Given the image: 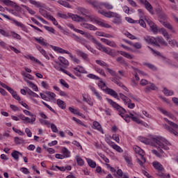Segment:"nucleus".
Here are the masks:
<instances>
[{"instance_id": "f257e3e1", "label": "nucleus", "mask_w": 178, "mask_h": 178, "mask_svg": "<svg viewBox=\"0 0 178 178\" xmlns=\"http://www.w3.org/2000/svg\"><path fill=\"white\" fill-rule=\"evenodd\" d=\"M84 35L86 38H88V40H92L94 44H96V45L99 47V51L104 52V54H107V55H109L112 58H115V56H118L116 51H112V49L105 47L104 45H102V44L99 43V42L95 40V38H94L91 34L86 33Z\"/></svg>"}, {"instance_id": "f03ea898", "label": "nucleus", "mask_w": 178, "mask_h": 178, "mask_svg": "<svg viewBox=\"0 0 178 178\" xmlns=\"http://www.w3.org/2000/svg\"><path fill=\"white\" fill-rule=\"evenodd\" d=\"M106 101L108 102V104H110V105L113 106V108H114V109H116V111H118L121 118H122L123 119L124 118L131 119V115H130V113H129V115L126 114L125 115H124V113H127V111L120 105L118 104L116 102H113V100L109 98H106Z\"/></svg>"}, {"instance_id": "7ed1b4c3", "label": "nucleus", "mask_w": 178, "mask_h": 178, "mask_svg": "<svg viewBox=\"0 0 178 178\" xmlns=\"http://www.w3.org/2000/svg\"><path fill=\"white\" fill-rule=\"evenodd\" d=\"M158 16L160 23H161V24H163V26L165 27V29L170 30L171 33H173L175 34L176 33V31L173 29V26L170 24V23L168 22V16H166V14L163 12H160L158 13Z\"/></svg>"}, {"instance_id": "20e7f679", "label": "nucleus", "mask_w": 178, "mask_h": 178, "mask_svg": "<svg viewBox=\"0 0 178 178\" xmlns=\"http://www.w3.org/2000/svg\"><path fill=\"white\" fill-rule=\"evenodd\" d=\"M152 141L156 143V144H157L159 147H160L163 149H165V151H168L169 149V147H168L167 145H172V143L166 140V139L163 138L162 136L152 138Z\"/></svg>"}, {"instance_id": "39448f33", "label": "nucleus", "mask_w": 178, "mask_h": 178, "mask_svg": "<svg viewBox=\"0 0 178 178\" xmlns=\"http://www.w3.org/2000/svg\"><path fill=\"white\" fill-rule=\"evenodd\" d=\"M86 10L84 8H81L80 10L81 15H83V16H86V18L80 17L77 15L72 14V13H68V16H69V17H71V19H72V20H74V22H88V20H90V16L86 15L84 14V13H86Z\"/></svg>"}, {"instance_id": "423d86ee", "label": "nucleus", "mask_w": 178, "mask_h": 178, "mask_svg": "<svg viewBox=\"0 0 178 178\" xmlns=\"http://www.w3.org/2000/svg\"><path fill=\"white\" fill-rule=\"evenodd\" d=\"M144 40L147 42V44H150L151 45H155L156 47H157V48H161V44L156 42V38L146 36L144 38Z\"/></svg>"}, {"instance_id": "0eeeda50", "label": "nucleus", "mask_w": 178, "mask_h": 178, "mask_svg": "<svg viewBox=\"0 0 178 178\" xmlns=\"http://www.w3.org/2000/svg\"><path fill=\"white\" fill-rule=\"evenodd\" d=\"M1 16H3V17H5V19H8V20H11V22H13L16 26L18 27H21V29H26V26L24 24H22L19 21H17L16 19H13L10 18V17L8 16L7 15H5L3 13H0Z\"/></svg>"}, {"instance_id": "6e6552de", "label": "nucleus", "mask_w": 178, "mask_h": 178, "mask_svg": "<svg viewBox=\"0 0 178 178\" xmlns=\"http://www.w3.org/2000/svg\"><path fill=\"white\" fill-rule=\"evenodd\" d=\"M147 22L150 27L151 31H152L154 34H156L158 33V26H156V24H155V23H154L151 20H147Z\"/></svg>"}, {"instance_id": "1a4fd4ad", "label": "nucleus", "mask_w": 178, "mask_h": 178, "mask_svg": "<svg viewBox=\"0 0 178 178\" xmlns=\"http://www.w3.org/2000/svg\"><path fill=\"white\" fill-rule=\"evenodd\" d=\"M139 141L140 143H143V144H146L147 145H152L154 146V142L152 141L151 139L144 138V137H139Z\"/></svg>"}, {"instance_id": "9d476101", "label": "nucleus", "mask_w": 178, "mask_h": 178, "mask_svg": "<svg viewBox=\"0 0 178 178\" xmlns=\"http://www.w3.org/2000/svg\"><path fill=\"white\" fill-rule=\"evenodd\" d=\"M102 6H104L106 9H108V10L113 9V6H112L109 3L99 2L98 9H102Z\"/></svg>"}, {"instance_id": "9b49d317", "label": "nucleus", "mask_w": 178, "mask_h": 178, "mask_svg": "<svg viewBox=\"0 0 178 178\" xmlns=\"http://www.w3.org/2000/svg\"><path fill=\"white\" fill-rule=\"evenodd\" d=\"M158 90V87L155 84L150 83V86H147L145 90V92H150L151 91H155Z\"/></svg>"}, {"instance_id": "f8f14e48", "label": "nucleus", "mask_w": 178, "mask_h": 178, "mask_svg": "<svg viewBox=\"0 0 178 178\" xmlns=\"http://www.w3.org/2000/svg\"><path fill=\"white\" fill-rule=\"evenodd\" d=\"M152 165L154 169H156L159 172H162L163 170V166L162 165V164H161V163L154 161L152 163Z\"/></svg>"}, {"instance_id": "ddd939ff", "label": "nucleus", "mask_w": 178, "mask_h": 178, "mask_svg": "<svg viewBox=\"0 0 178 178\" xmlns=\"http://www.w3.org/2000/svg\"><path fill=\"white\" fill-rule=\"evenodd\" d=\"M81 26L82 27H83L84 29H87L88 30H92L93 31L97 30V27H95L94 25L88 23H83Z\"/></svg>"}, {"instance_id": "4468645a", "label": "nucleus", "mask_w": 178, "mask_h": 178, "mask_svg": "<svg viewBox=\"0 0 178 178\" xmlns=\"http://www.w3.org/2000/svg\"><path fill=\"white\" fill-rule=\"evenodd\" d=\"M11 156L14 159H15V161H19V156H23V154H22L20 152L17 150H14L11 153Z\"/></svg>"}, {"instance_id": "2eb2a0df", "label": "nucleus", "mask_w": 178, "mask_h": 178, "mask_svg": "<svg viewBox=\"0 0 178 178\" xmlns=\"http://www.w3.org/2000/svg\"><path fill=\"white\" fill-rule=\"evenodd\" d=\"M39 12L42 16L46 17V19H49V17H51V15H49V13L48 11L44 10V8H42L41 7L39 8Z\"/></svg>"}, {"instance_id": "dca6fc26", "label": "nucleus", "mask_w": 178, "mask_h": 178, "mask_svg": "<svg viewBox=\"0 0 178 178\" xmlns=\"http://www.w3.org/2000/svg\"><path fill=\"white\" fill-rule=\"evenodd\" d=\"M76 52L78 56H81V58L84 59V60H87L88 59V54L84 53L83 51L78 49L76 51Z\"/></svg>"}, {"instance_id": "f3484780", "label": "nucleus", "mask_w": 178, "mask_h": 178, "mask_svg": "<svg viewBox=\"0 0 178 178\" xmlns=\"http://www.w3.org/2000/svg\"><path fill=\"white\" fill-rule=\"evenodd\" d=\"M90 90L94 92L95 95L97 97V99H99L101 101L102 99V97H101V94H99V92L97 91L95 88L92 86H89Z\"/></svg>"}, {"instance_id": "a211bd4d", "label": "nucleus", "mask_w": 178, "mask_h": 178, "mask_svg": "<svg viewBox=\"0 0 178 178\" xmlns=\"http://www.w3.org/2000/svg\"><path fill=\"white\" fill-rule=\"evenodd\" d=\"M156 42H157V44H161V45H163V47H168V42L165 41V39H163V38L156 37Z\"/></svg>"}, {"instance_id": "6ab92c4d", "label": "nucleus", "mask_w": 178, "mask_h": 178, "mask_svg": "<svg viewBox=\"0 0 178 178\" xmlns=\"http://www.w3.org/2000/svg\"><path fill=\"white\" fill-rule=\"evenodd\" d=\"M114 24H122V18L119 14H115L113 19Z\"/></svg>"}, {"instance_id": "aec40b11", "label": "nucleus", "mask_w": 178, "mask_h": 178, "mask_svg": "<svg viewBox=\"0 0 178 178\" xmlns=\"http://www.w3.org/2000/svg\"><path fill=\"white\" fill-rule=\"evenodd\" d=\"M24 81L28 83L29 86L32 88L34 91L38 92V87L34 84L33 82L29 81L28 79H26V78H24Z\"/></svg>"}, {"instance_id": "412c9836", "label": "nucleus", "mask_w": 178, "mask_h": 178, "mask_svg": "<svg viewBox=\"0 0 178 178\" xmlns=\"http://www.w3.org/2000/svg\"><path fill=\"white\" fill-rule=\"evenodd\" d=\"M56 104L59 108H60V109H66V103H65L62 99H58L56 100Z\"/></svg>"}, {"instance_id": "4be33fe9", "label": "nucleus", "mask_w": 178, "mask_h": 178, "mask_svg": "<svg viewBox=\"0 0 178 178\" xmlns=\"http://www.w3.org/2000/svg\"><path fill=\"white\" fill-rule=\"evenodd\" d=\"M35 40L37 41L40 45H42L43 47H47V45H49V44L47 43V42L44 41V38H35Z\"/></svg>"}, {"instance_id": "5701e85b", "label": "nucleus", "mask_w": 178, "mask_h": 178, "mask_svg": "<svg viewBox=\"0 0 178 178\" xmlns=\"http://www.w3.org/2000/svg\"><path fill=\"white\" fill-rule=\"evenodd\" d=\"M62 152H63V156L65 158H70V151L67 149L66 147H63L62 149Z\"/></svg>"}, {"instance_id": "b1692460", "label": "nucleus", "mask_w": 178, "mask_h": 178, "mask_svg": "<svg viewBox=\"0 0 178 178\" xmlns=\"http://www.w3.org/2000/svg\"><path fill=\"white\" fill-rule=\"evenodd\" d=\"M118 53L120 54L122 56H124V58H127V59H133L134 56H131L130 54L123 51H118Z\"/></svg>"}, {"instance_id": "393cba45", "label": "nucleus", "mask_w": 178, "mask_h": 178, "mask_svg": "<svg viewBox=\"0 0 178 178\" xmlns=\"http://www.w3.org/2000/svg\"><path fill=\"white\" fill-rule=\"evenodd\" d=\"M86 161L88 162V165L90 166V168H92V169L97 168V163H95V161H92L91 159H86Z\"/></svg>"}, {"instance_id": "a878e982", "label": "nucleus", "mask_w": 178, "mask_h": 178, "mask_svg": "<svg viewBox=\"0 0 178 178\" xmlns=\"http://www.w3.org/2000/svg\"><path fill=\"white\" fill-rule=\"evenodd\" d=\"M104 91H106V92H107V94H108V95H111L112 97H118V93L113 89L107 88H106V90H104Z\"/></svg>"}, {"instance_id": "bb28decb", "label": "nucleus", "mask_w": 178, "mask_h": 178, "mask_svg": "<svg viewBox=\"0 0 178 178\" xmlns=\"http://www.w3.org/2000/svg\"><path fill=\"white\" fill-rule=\"evenodd\" d=\"M69 111L71 112V113H73L74 115H77L78 116H83V113H80L79 110L73 108L72 107H69Z\"/></svg>"}, {"instance_id": "cd10ccee", "label": "nucleus", "mask_w": 178, "mask_h": 178, "mask_svg": "<svg viewBox=\"0 0 178 178\" xmlns=\"http://www.w3.org/2000/svg\"><path fill=\"white\" fill-rule=\"evenodd\" d=\"M95 22L98 24L99 26H101V27H105L106 29H109V27H111V26H109V24H105L99 20L97 19H95Z\"/></svg>"}, {"instance_id": "c85d7f7f", "label": "nucleus", "mask_w": 178, "mask_h": 178, "mask_svg": "<svg viewBox=\"0 0 178 178\" xmlns=\"http://www.w3.org/2000/svg\"><path fill=\"white\" fill-rule=\"evenodd\" d=\"M14 141L15 143L17 144V145H20V144H24V140L17 136L14 138Z\"/></svg>"}, {"instance_id": "c756f323", "label": "nucleus", "mask_w": 178, "mask_h": 178, "mask_svg": "<svg viewBox=\"0 0 178 178\" xmlns=\"http://www.w3.org/2000/svg\"><path fill=\"white\" fill-rule=\"evenodd\" d=\"M38 49H39L40 54H42V55H43V56H44V58H46V59L49 60V56H48V54H47V51L44 49H42L41 47V46H39Z\"/></svg>"}, {"instance_id": "7c9ffc66", "label": "nucleus", "mask_w": 178, "mask_h": 178, "mask_svg": "<svg viewBox=\"0 0 178 178\" xmlns=\"http://www.w3.org/2000/svg\"><path fill=\"white\" fill-rule=\"evenodd\" d=\"M29 3H31V5H34V6H36L37 8H44L40 2L36 1L35 0H29Z\"/></svg>"}, {"instance_id": "2f4dec72", "label": "nucleus", "mask_w": 178, "mask_h": 178, "mask_svg": "<svg viewBox=\"0 0 178 178\" xmlns=\"http://www.w3.org/2000/svg\"><path fill=\"white\" fill-rule=\"evenodd\" d=\"M116 60L117 62H119L122 65H124V66H129V64L127 63V62H126V60H124V58H123V57L122 56L117 58Z\"/></svg>"}, {"instance_id": "473e14b6", "label": "nucleus", "mask_w": 178, "mask_h": 178, "mask_svg": "<svg viewBox=\"0 0 178 178\" xmlns=\"http://www.w3.org/2000/svg\"><path fill=\"white\" fill-rule=\"evenodd\" d=\"M148 48L150 49V51H152V52H153V54H155L156 55H157V56H161L162 59L166 60V57L165 56L161 55V52L154 51V49H152L149 46H148Z\"/></svg>"}, {"instance_id": "72a5a7b5", "label": "nucleus", "mask_w": 178, "mask_h": 178, "mask_svg": "<svg viewBox=\"0 0 178 178\" xmlns=\"http://www.w3.org/2000/svg\"><path fill=\"white\" fill-rule=\"evenodd\" d=\"M98 13H100V15H103V16H105V17H108V18H111L112 17V12H105V11H101V10H99L98 11Z\"/></svg>"}, {"instance_id": "f704fd0d", "label": "nucleus", "mask_w": 178, "mask_h": 178, "mask_svg": "<svg viewBox=\"0 0 178 178\" xmlns=\"http://www.w3.org/2000/svg\"><path fill=\"white\" fill-rule=\"evenodd\" d=\"M160 32L163 34V37L167 38V40H169V38H170V37L169 36V33H168L166 29H165V28H161L160 29Z\"/></svg>"}, {"instance_id": "c9c22d12", "label": "nucleus", "mask_w": 178, "mask_h": 178, "mask_svg": "<svg viewBox=\"0 0 178 178\" xmlns=\"http://www.w3.org/2000/svg\"><path fill=\"white\" fill-rule=\"evenodd\" d=\"M93 127L94 129H96V130H98L99 131H101L102 130V127L101 126V124H99V122L97 121L93 122Z\"/></svg>"}, {"instance_id": "e433bc0d", "label": "nucleus", "mask_w": 178, "mask_h": 178, "mask_svg": "<svg viewBox=\"0 0 178 178\" xmlns=\"http://www.w3.org/2000/svg\"><path fill=\"white\" fill-rule=\"evenodd\" d=\"M131 119L133 120V122H136V123H138V124H141V120L138 119V118L135 117L134 113H130Z\"/></svg>"}, {"instance_id": "4c0bfd02", "label": "nucleus", "mask_w": 178, "mask_h": 178, "mask_svg": "<svg viewBox=\"0 0 178 178\" xmlns=\"http://www.w3.org/2000/svg\"><path fill=\"white\" fill-rule=\"evenodd\" d=\"M163 94H165L167 97H170L173 95L174 92L172 90H169L168 88H164L163 90Z\"/></svg>"}, {"instance_id": "58836bf2", "label": "nucleus", "mask_w": 178, "mask_h": 178, "mask_svg": "<svg viewBox=\"0 0 178 178\" xmlns=\"http://www.w3.org/2000/svg\"><path fill=\"white\" fill-rule=\"evenodd\" d=\"M144 5H145V9H147V10H148L149 12H151L152 10L153 7H152V5H151V3H149V1H145Z\"/></svg>"}, {"instance_id": "ea45409f", "label": "nucleus", "mask_w": 178, "mask_h": 178, "mask_svg": "<svg viewBox=\"0 0 178 178\" xmlns=\"http://www.w3.org/2000/svg\"><path fill=\"white\" fill-rule=\"evenodd\" d=\"M58 60L63 65H65V66H69V61L65 58V57L60 56L58 57Z\"/></svg>"}, {"instance_id": "a19ab883", "label": "nucleus", "mask_w": 178, "mask_h": 178, "mask_svg": "<svg viewBox=\"0 0 178 178\" xmlns=\"http://www.w3.org/2000/svg\"><path fill=\"white\" fill-rule=\"evenodd\" d=\"M37 118V116H33V117H32L31 119H30V118L26 117L24 120L26 121V123L33 124V122H35V118Z\"/></svg>"}, {"instance_id": "79ce46f5", "label": "nucleus", "mask_w": 178, "mask_h": 178, "mask_svg": "<svg viewBox=\"0 0 178 178\" xmlns=\"http://www.w3.org/2000/svg\"><path fill=\"white\" fill-rule=\"evenodd\" d=\"M111 147L113 149H115L118 152H123V149H122V147L116 144H112Z\"/></svg>"}, {"instance_id": "37998d69", "label": "nucleus", "mask_w": 178, "mask_h": 178, "mask_svg": "<svg viewBox=\"0 0 178 178\" xmlns=\"http://www.w3.org/2000/svg\"><path fill=\"white\" fill-rule=\"evenodd\" d=\"M95 72H97V73H99V74H102V76L106 77V74H105V72H104L102 69H101L98 67H95Z\"/></svg>"}, {"instance_id": "c03bdc74", "label": "nucleus", "mask_w": 178, "mask_h": 178, "mask_svg": "<svg viewBox=\"0 0 178 178\" xmlns=\"http://www.w3.org/2000/svg\"><path fill=\"white\" fill-rule=\"evenodd\" d=\"M49 47H51V48L54 49V51H56V52H58V54H62V51H63L62 48L58 47L56 46H54L52 44H50Z\"/></svg>"}, {"instance_id": "a18cd8bd", "label": "nucleus", "mask_w": 178, "mask_h": 178, "mask_svg": "<svg viewBox=\"0 0 178 178\" xmlns=\"http://www.w3.org/2000/svg\"><path fill=\"white\" fill-rule=\"evenodd\" d=\"M144 65L147 66V67H149V69H151V70H153V72H155L156 70V67L151 63H145Z\"/></svg>"}, {"instance_id": "49530a36", "label": "nucleus", "mask_w": 178, "mask_h": 178, "mask_svg": "<svg viewBox=\"0 0 178 178\" xmlns=\"http://www.w3.org/2000/svg\"><path fill=\"white\" fill-rule=\"evenodd\" d=\"M87 77H88V79H92L93 80H101V78H99V76H97L94 74H88L87 75Z\"/></svg>"}, {"instance_id": "de8ad7c7", "label": "nucleus", "mask_w": 178, "mask_h": 178, "mask_svg": "<svg viewBox=\"0 0 178 178\" xmlns=\"http://www.w3.org/2000/svg\"><path fill=\"white\" fill-rule=\"evenodd\" d=\"M96 63L99 65V66H105L106 67H109V65L106 64V63L101 60H96Z\"/></svg>"}, {"instance_id": "09e8293b", "label": "nucleus", "mask_w": 178, "mask_h": 178, "mask_svg": "<svg viewBox=\"0 0 178 178\" xmlns=\"http://www.w3.org/2000/svg\"><path fill=\"white\" fill-rule=\"evenodd\" d=\"M76 163L79 166H83L84 165V161L79 156H76Z\"/></svg>"}, {"instance_id": "8fccbe9b", "label": "nucleus", "mask_w": 178, "mask_h": 178, "mask_svg": "<svg viewBox=\"0 0 178 178\" xmlns=\"http://www.w3.org/2000/svg\"><path fill=\"white\" fill-rule=\"evenodd\" d=\"M4 5H6V6H15V5H16V3L10 0H6L4 1Z\"/></svg>"}, {"instance_id": "3c124183", "label": "nucleus", "mask_w": 178, "mask_h": 178, "mask_svg": "<svg viewBox=\"0 0 178 178\" xmlns=\"http://www.w3.org/2000/svg\"><path fill=\"white\" fill-rule=\"evenodd\" d=\"M58 3H60V5L65 6V8H69V6H70V4H69L67 1H64L63 0H58Z\"/></svg>"}, {"instance_id": "603ef678", "label": "nucleus", "mask_w": 178, "mask_h": 178, "mask_svg": "<svg viewBox=\"0 0 178 178\" xmlns=\"http://www.w3.org/2000/svg\"><path fill=\"white\" fill-rule=\"evenodd\" d=\"M131 69H133V70H134V72H136L137 73H138V74H141L142 76H147V74H145L144 72L138 70V68L131 67Z\"/></svg>"}, {"instance_id": "864d4df0", "label": "nucleus", "mask_w": 178, "mask_h": 178, "mask_svg": "<svg viewBox=\"0 0 178 178\" xmlns=\"http://www.w3.org/2000/svg\"><path fill=\"white\" fill-rule=\"evenodd\" d=\"M40 122L41 123V124H44V126H47V127H49V126L51 125L49 121L45 120L44 119H40Z\"/></svg>"}, {"instance_id": "5fc2aeb1", "label": "nucleus", "mask_w": 178, "mask_h": 178, "mask_svg": "<svg viewBox=\"0 0 178 178\" xmlns=\"http://www.w3.org/2000/svg\"><path fill=\"white\" fill-rule=\"evenodd\" d=\"M28 95H31V97H34V98H39V97H40L38 95H37V93L33 92L30 89H29V90H28Z\"/></svg>"}, {"instance_id": "6e6d98bb", "label": "nucleus", "mask_w": 178, "mask_h": 178, "mask_svg": "<svg viewBox=\"0 0 178 178\" xmlns=\"http://www.w3.org/2000/svg\"><path fill=\"white\" fill-rule=\"evenodd\" d=\"M22 8H24V9H26L29 11V13L31 15H35V12L33 10V9H31L27 6L22 5Z\"/></svg>"}, {"instance_id": "4d7b16f0", "label": "nucleus", "mask_w": 178, "mask_h": 178, "mask_svg": "<svg viewBox=\"0 0 178 178\" xmlns=\"http://www.w3.org/2000/svg\"><path fill=\"white\" fill-rule=\"evenodd\" d=\"M44 29H45L47 31H49V33H52L53 34L55 33V29L51 26H44Z\"/></svg>"}, {"instance_id": "13d9d810", "label": "nucleus", "mask_w": 178, "mask_h": 178, "mask_svg": "<svg viewBox=\"0 0 178 178\" xmlns=\"http://www.w3.org/2000/svg\"><path fill=\"white\" fill-rule=\"evenodd\" d=\"M99 82L98 83V87H99V88H104L105 87H106V84L102 81V79H99Z\"/></svg>"}, {"instance_id": "bf43d9fd", "label": "nucleus", "mask_w": 178, "mask_h": 178, "mask_svg": "<svg viewBox=\"0 0 178 178\" xmlns=\"http://www.w3.org/2000/svg\"><path fill=\"white\" fill-rule=\"evenodd\" d=\"M71 37L74 40V41H76L77 42H80L81 41V38L76 35V34L73 33Z\"/></svg>"}, {"instance_id": "052dcab7", "label": "nucleus", "mask_w": 178, "mask_h": 178, "mask_svg": "<svg viewBox=\"0 0 178 178\" xmlns=\"http://www.w3.org/2000/svg\"><path fill=\"white\" fill-rule=\"evenodd\" d=\"M44 94H46V95H48V97H50L51 98H55V97H56V95H55V93L49 91L44 92Z\"/></svg>"}, {"instance_id": "680f3d73", "label": "nucleus", "mask_w": 178, "mask_h": 178, "mask_svg": "<svg viewBox=\"0 0 178 178\" xmlns=\"http://www.w3.org/2000/svg\"><path fill=\"white\" fill-rule=\"evenodd\" d=\"M13 131H15V133H17V134H19V136H24V132L22 131L19 129H17L15 127L13 128Z\"/></svg>"}, {"instance_id": "e2e57ef3", "label": "nucleus", "mask_w": 178, "mask_h": 178, "mask_svg": "<svg viewBox=\"0 0 178 178\" xmlns=\"http://www.w3.org/2000/svg\"><path fill=\"white\" fill-rule=\"evenodd\" d=\"M48 20H51L54 26H58V21H56V19H55L52 15L49 17Z\"/></svg>"}, {"instance_id": "0e129e2a", "label": "nucleus", "mask_w": 178, "mask_h": 178, "mask_svg": "<svg viewBox=\"0 0 178 178\" xmlns=\"http://www.w3.org/2000/svg\"><path fill=\"white\" fill-rule=\"evenodd\" d=\"M132 47H134L136 49H141L143 45L140 42H136L135 44L134 43Z\"/></svg>"}, {"instance_id": "69168bd1", "label": "nucleus", "mask_w": 178, "mask_h": 178, "mask_svg": "<svg viewBox=\"0 0 178 178\" xmlns=\"http://www.w3.org/2000/svg\"><path fill=\"white\" fill-rule=\"evenodd\" d=\"M60 83L63 86V87H65V88H69V84H67L64 79H60Z\"/></svg>"}, {"instance_id": "338daca9", "label": "nucleus", "mask_w": 178, "mask_h": 178, "mask_svg": "<svg viewBox=\"0 0 178 178\" xmlns=\"http://www.w3.org/2000/svg\"><path fill=\"white\" fill-rule=\"evenodd\" d=\"M106 45H108L109 47H112L113 48H116V43H115V42L113 41L108 40L107 42Z\"/></svg>"}, {"instance_id": "774afa93", "label": "nucleus", "mask_w": 178, "mask_h": 178, "mask_svg": "<svg viewBox=\"0 0 178 178\" xmlns=\"http://www.w3.org/2000/svg\"><path fill=\"white\" fill-rule=\"evenodd\" d=\"M51 129L53 133H58V127L54 124H51Z\"/></svg>"}]
</instances>
